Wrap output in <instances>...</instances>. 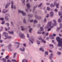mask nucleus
<instances>
[{"label": "nucleus", "instance_id": "774afa93", "mask_svg": "<svg viewBox=\"0 0 62 62\" xmlns=\"http://www.w3.org/2000/svg\"><path fill=\"white\" fill-rule=\"evenodd\" d=\"M46 17H47V18H48L49 17V14H47V16H46Z\"/></svg>", "mask_w": 62, "mask_h": 62}, {"label": "nucleus", "instance_id": "5701e85b", "mask_svg": "<svg viewBox=\"0 0 62 62\" xmlns=\"http://www.w3.org/2000/svg\"><path fill=\"white\" fill-rule=\"evenodd\" d=\"M40 31H43V30H44V29H43V27H41L40 28Z\"/></svg>", "mask_w": 62, "mask_h": 62}, {"label": "nucleus", "instance_id": "7c9ffc66", "mask_svg": "<svg viewBox=\"0 0 62 62\" xmlns=\"http://www.w3.org/2000/svg\"><path fill=\"white\" fill-rule=\"evenodd\" d=\"M16 54H17V53H14V56H13V58H15V57L16 56Z\"/></svg>", "mask_w": 62, "mask_h": 62}, {"label": "nucleus", "instance_id": "dca6fc26", "mask_svg": "<svg viewBox=\"0 0 62 62\" xmlns=\"http://www.w3.org/2000/svg\"><path fill=\"white\" fill-rule=\"evenodd\" d=\"M50 7L51 8H52V7H55V5L53 3H51L50 5Z\"/></svg>", "mask_w": 62, "mask_h": 62}, {"label": "nucleus", "instance_id": "9b49d317", "mask_svg": "<svg viewBox=\"0 0 62 62\" xmlns=\"http://www.w3.org/2000/svg\"><path fill=\"white\" fill-rule=\"evenodd\" d=\"M11 44L9 45L8 46L9 50L10 51H11Z\"/></svg>", "mask_w": 62, "mask_h": 62}, {"label": "nucleus", "instance_id": "37998d69", "mask_svg": "<svg viewBox=\"0 0 62 62\" xmlns=\"http://www.w3.org/2000/svg\"><path fill=\"white\" fill-rule=\"evenodd\" d=\"M25 0H23V1H22V3L24 5H25Z\"/></svg>", "mask_w": 62, "mask_h": 62}, {"label": "nucleus", "instance_id": "69168bd1", "mask_svg": "<svg viewBox=\"0 0 62 62\" xmlns=\"http://www.w3.org/2000/svg\"><path fill=\"white\" fill-rule=\"evenodd\" d=\"M27 37L28 38H29V35L28 34H27Z\"/></svg>", "mask_w": 62, "mask_h": 62}, {"label": "nucleus", "instance_id": "49530a36", "mask_svg": "<svg viewBox=\"0 0 62 62\" xmlns=\"http://www.w3.org/2000/svg\"><path fill=\"white\" fill-rule=\"evenodd\" d=\"M5 24L6 25H7V26H9V24L8 23H6Z\"/></svg>", "mask_w": 62, "mask_h": 62}, {"label": "nucleus", "instance_id": "ea45409f", "mask_svg": "<svg viewBox=\"0 0 62 62\" xmlns=\"http://www.w3.org/2000/svg\"><path fill=\"white\" fill-rule=\"evenodd\" d=\"M28 17H32V15H29V14H28Z\"/></svg>", "mask_w": 62, "mask_h": 62}, {"label": "nucleus", "instance_id": "58836bf2", "mask_svg": "<svg viewBox=\"0 0 62 62\" xmlns=\"http://www.w3.org/2000/svg\"><path fill=\"white\" fill-rule=\"evenodd\" d=\"M32 31V29L31 28L29 30V32L30 33H31V31Z\"/></svg>", "mask_w": 62, "mask_h": 62}, {"label": "nucleus", "instance_id": "412c9836", "mask_svg": "<svg viewBox=\"0 0 62 62\" xmlns=\"http://www.w3.org/2000/svg\"><path fill=\"white\" fill-rule=\"evenodd\" d=\"M22 62H27V60L26 59H23L22 60Z\"/></svg>", "mask_w": 62, "mask_h": 62}, {"label": "nucleus", "instance_id": "5fc2aeb1", "mask_svg": "<svg viewBox=\"0 0 62 62\" xmlns=\"http://www.w3.org/2000/svg\"><path fill=\"white\" fill-rule=\"evenodd\" d=\"M51 30V29L50 28H49L48 29L47 31H50Z\"/></svg>", "mask_w": 62, "mask_h": 62}, {"label": "nucleus", "instance_id": "de8ad7c7", "mask_svg": "<svg viewBox=\"0 0 62 62\" xmlns=\"http://www.w3.org/2000/svg\"><path fill=\"white\" fill-rule=\"evenodd\" d=\"M23 22L24 23H26V20H25V19H24L23 20Z\"/></svg>", "mask_w": 62, "mask_h": 62}, {"label": "nucleus", "instance_id": "338daca9", "mask_svg": "<svg viewBox=\"0 0 62 62\" xmlns=\"http://www.w3.org/2000/svg\"><path fill=\"white\" fill-rule=\"evenodd\" d=\"M49 34V33L47 32V33H46V35L47 36H48V35Z\"/></svg>", "mask_w": 62, "mask_h": 62}, {"label": "nucleus", "instance_id": "6ab92c4d", "mask_svg": "<svg viewBox=\"0 0 62 62\" xmlns=\"http://www.w3.org/2000/svg\"><path fill=\"white\" fill-rule=\"evenodd\" d=\"M37 33L38 34H41L42 33V32H41V31L39 30L37 32Z\"/></svg>", "mask_w": 62, "mask_h": 62}, {"label": "nucleus", "instance_id": "7ed1b4c3", "mask_svg": "<svg viewBox=\"0 0 62 62\" xmlns=\"http://www.w3.org/2000/svg\"><path fill=\"white\" fill-rule=\"evenodd\" d=\"M29 40L31 42V43H33V42L35 41V39L34 37L31 36L30 39H29Z\"/></svg>", "mask_w": 62, "mask_h": 62}, {"label": "nucleus", "instance_id": "39448f33", "mask_svg": "<svg viewBox=\"0 0 62 62\" xmlns=\"http://www.w3.org/2000/svg\"><path fill=\"white\" fill-rule=\"evenodd\" d=\"M19 36L20 38H24V36L23 35V34H19Z\"/></svg>", "mask_w": 62, "mask_h": 62}, {"label": "nucleus", "instance_id": "bb28decb", "mask_svg": "<svg viewBox=\"0 0 62 62\" xmlns=\"http://www.w3.org/2000/svg\"><path fill=\"white\" fill-rule=\"evenodd\" d=\"M61 13V12L60 11H59V12L58 15H59V16H61V15H62Z\"/></svg>", "mask_w": 62, "mask_h": 62}, {"label": "nucleus", "instance_id": "6e6552de", "mask_svg": "<svg viewBox=\"0 0 62 62\" xmlns=\"http://www.w3.org/2000/svg\"><path fill=\"white\" fill-rule=\"evenodd\" d=\"M8 10H6V9H3L2 10V12L3 14L6 13L8 12Z\"/></svg>", "mask_w": 62, "mask_h": 62}, {"label": "nucleus", "instance_id": "c9c22d12", "mask_svg": "<svg viewBox=\"0 0 62 62\" xmlns=\"http://www.w3.org/2000/svg\"><path fill=\"white\" fill-rule=\"evenodd\" d=\"M0 29H1V30H3L4 29V27H3V26H1L0 27Z\"/></svg>", "mask_w": 62, "mask_h": 62}, {"label": "nucleus", "instance_id": "e433bc0d", "mask_svg": "<svg viewBox=\"0 0 62 62\" xmlns=\"http://www.w3.org/2000/svg\"><path fill=\"white\" fill-rule=\"evenodd\" d=\"M57 54H58L59 55H60L61 54V52H58L57 53Z\"/></svg>", "mask_w": 62, "mask_h": 62}, {"label": "nucleus", "instance_id": "a18cd8bd", "mask_svg": "<svg viewBox=\"0 0 62 62\" xmlns=\"http://www.w3.org/2000/svg\"><path fill=\"white\" fill-rule=\"evenodd\" d=\"M42 5V3H41L40 5H38V7L39 8V7H40V6H41V5Z\"/></svg>", "mask_w": 62, "mask_h": 62}, {"label": "nucleus", "instance_id": "423d86ee", "mask_svg": "<svg viewBox=\"0 0 62 62\" xmlns=\"http://www.w3.org/2000/svg\"><path fill=\"white\" fill-rule=\"evenodd\" d=\"M23 49L21 48H20L19 49V50L20 51H21V52H24L25 50V48H24V47H23Z\"/></svg>", "mask_w": 62, "mask_h": 62}, {"label": "nucleus", "instance_id": "72a5a7b5", "mask_svg": "<svg viewBox=\"0 0 62 62\" xmlns=\"http://www.w3.org/2000/svg\"><path fill=\"white\" fill-rule=\"evenodd\" d=\"M58 6H59V4H58L56 5V7L57 8H58L59 7H58Z\"/></svg>", "mask_w": 62, "mask_h": 62}, {"label": "nucleus", "instance_id": "052dcab7", "mask_svg": "<svg viewBox=\"0 0 62 62\" xmlns=\"http://www.w3.org/2000/svg\"><path fill=\"white\" fill-rule=\"evenodd\" d=\"M46 40H48L49 39V37H47L46 38Z\"/></svg>", "mask_w": 62, "mask_h": 62}, {"label": "nucleus", "instance_id": "ddd939ff", "mask_svg": "<svg viewBox=\"0 0 62 62\" xmlns=\"http://www.w3.org/2000/svg\"><path fill=\"white\" fill-rule=\"evenodd\" d=\"M3 34L5 35L6 37H7L8 36V33L6 32H4L3 33Z\"/></svg>", "mask_w": 62, "mask_h": 62}, {"label": "nucleus", "instance_id": "0e129e2a", "mask_svg": "<svg viewBox=\"0 0 62 62\" xmlns=\"http://www.w3.org/2000/svg\"><path fill=\"white\" fill-rule=\"evenodd\" d=\"M46 4L47 6H48V5H50V3H46Z\"/></svg>", "mask_w": 62, "mask_h": 62}, {"label": "nucleus", "instance_id": "393cba45", "mask_svg": "<svg viewBox=\"0 0 62 62\" xmlns=\"http://www.w3.org/2000/svg\"><path fill=\"white\" fill-rule=\"evenodd\" d=\"M23 12V11H21V10H18V13H22V12Z\"/></svg>", "mask_w": 62, "mask_h": 62}, {"label": "nucleus", "instance_id": "c03bdc74", "mask_svg": "<svg viewBox=\"0 0 62 62\" xmlns=\"http://www.w3.org/2000/svg\"><path fill=\"white\" fill-rule=\"evenodd\" d=\"M38 27H39L40 26H41V24H39L37 25Z\"/></svg>", "mask_w": 62, "mask_h": 62}, {"label": "nucleus", "instance_id": "f704fd0d", "mask_svg": "<svg viewBox=\"0 0 62 62\" xmlns=\"http://www.w3.org/2000/svg\"><path fill=\"white\" fill-rule=\"evenodd\" d=\"M42 38L41 37H39V38H38V39H39V40H42Z\"/></svg>", "mask_w": 62, "mask_h": 62}, {"label": "nucleus", "instance_id": "f03ea898", "mask_svg": "<svg viewBox=\"0 0 62 62\" xmlns=\"http://www.w3.org/2000/svg\"><path fill=\"white\" fill-rule=\"evenodd\" d=\"M52 22L51 21H50L47 24V25L45 27V29H46V28H48V27H50L51 29L53 28L54 27V25H53V26H51V25H52Z\"/></svg>", "mask_w": 62, "mask_h": 62}, {"label": "nucleus", "instance_id": "6e6d98bb", "mask_svg": "<svg viewBox=\"0 0 62 62\" xmlns=\"http://www.w3.org/2000/svg\"><path fill=\"white\" fill-rule=\"evenodd\" d=\"M8 4H6L5 6V8H8Z\"/></svg>", "mask_w": 62, "mask_h": 62}, {"label": "nucleus", "instance_id": "aec40b11", "mask_svg": "<svg viewBox=\"0 0 62 62\" xmlns=\"http://www.w3.org/2000/svg\"><path fill=\"white\" fill-rule=\"evenodd\" d=\"M22 14L23 16H25L26 15V13L25 12H23H23L22 13Z\"/></svg>", "mask_w": 62, "mask_h": 62}, {"label": "nucleus", "instance_id": "8fccbe9b", "mask_svg": "<svg viewBox=\"0 0 62 62\" xmlns=\"http://www.w3.org/2000/svg\"><path fill=\"white\" fill-rule=\"evenodd\" d=\"M46 22V18H45L44 20V23H45Z\"/></svg>", "mask_w": 62, "mask_h": 62}, {"label": "nucleus", "instance_id": "473e14b6", "mask_svg": "<svg viewBox=\"0 0 62 62\" xmlns=\"http://www.w3.org/2000/svg\"><path fill=\"white\" fill-rule=\"evenodd\" d=\"M37 22H38V21L36 20H35L34 21V23H37Z\"/></svg>", "mask_w": 62, "mask_h": 62}, {"label": "nucleus", "instance_id": "c85d7f7f", "mask_svg": "<svg viewBox=\"0 0 62 62\" xmlns=\"http://www.w3.org/2000/svg\"><path fill=\"white\" fill-rule=\"evenodd\" d=\"M41 41H42V42H43L44 43H46V41L43 40V39H42Z\"/></svg>", "mask_w": 62, "mask_h": 62}, {"label": "nucleus", "instance_id": "2f4dec72", "mask_svg": "<svg viewBox=\"0 0 62 62\" xmlns=\"http://www.w3.org/2000/svg\"><path fill=\"white\" fill-rule=\"evenodd\" d=\"M36 7H37V6L36 7H34L33 8V13H34V11H35V9L36 8Z\"/></svg>", "mask_w": 62, "mask_h": 62}, {"label": "nucleus", "instance_id": "c756f323", "mask_svg": "<svg viewBox=\"0 0 62 62\" xmlns=\"http://www.w3.org/2000/svg\"><path fill=\"white\" fill-rule=\"evenodd\" d=\"M37 44H40V41L38 40H37Z\"/></svg>", "mask_w": 62, "mask_h": 62}, {"label": "nucleus", "instance_id": "a19ab883", "mask_svg": "<svg viewBox=\"0 0 62 62\" xmlns=\"http://www.w3.org/2000/svg\"><path fill=\"white\" fill-rule=\"evenodd\" d=\"M47 10H49L50 9V8L49 7H47Z\"/></svg>", "mask_w": 62, "mask_h": 62}, {"label": "nucleus", "instance_id": "a211bd4d", "mask_svg": "<svg viewBox=\"0 0 62 62\" xmlns=\"http://www.w3.org/2000/svg\"><path fill=\"white\" fill-rule=\"evenodd\" d=\"M39 51H41L42 52H43L44 51V49H43V48H39Z\"/></svg>", "mask_w": 62, "mask_h": 62}, {"label": "nucleus", "instance_id": "e2e57ef3", "mask_svg": "<svg viewBox=\"0 0 62 62\" xmlns=\"http://www.w3.org/2000/svg\"><path fill=\"white\" fill-rule=\"evenodd\" d=\"M4 23H5V21H3L1 23V24H4Z\"/></svg>", "mask_w": 62, "mask_h": 62}, {"label": "nucleus", "instance_id": "4c0bfd02", "mask_svg": "<svg viewBox=\"0 0 62 62\" xmlns=\"http://www.w3.org/2000/svg\"><path fill=\"white\" fill-rule=\"evenodd\" d=\"M45 54L47 55H48V51H46L45 52Z\"/></svg>", "mask_w": 62, "mask_h": 62}, {"label": "nucleus", "instance_id": "13d9d810", "mask_svg": "<svg viewBox=\"0 0 62 62\" xmlns=\"http://www.w3.org/2000/svg\"><path fill=\"white\" fill-rule=\"evenodd\" d=\"M11 37L10 36H8L7 37V39H11Z\"/></svg>", "mask_w": 62, "mask_h": 62}, {"label": "nucleus", "instance_id": "9d476101", "mask_svg": "<svg viewBox=\"0 0 62 62\" xmlns=\"http://www.w3.org/2000/svg\"><path fill=\"white\" fill-rule=\"evenodd\" d=\"M35 17L36 19H41V17L37 15Z\"/></svg>", "mask_w": 62, "mask_h": 62}, {"label": "nucleus", "instance_id": "20e7f679", "mask_svg": "<svg viewBox=\"0 0 62 62\" xmlns=\"http://www.w3.org/2000/svg\"><path fill=\"white\" fill-rule=\"evenodd\" d=\"M5 16L4 18L6 20H8V16H9V14H5Z\"/></svg>", "mask_w": 62, "mask_h": 62}, {"label": "nucleus", "instance_id": "4468645a", "mask_svg": "<svg viewBox=\"0 0 62 62\" xmlns=\"http://www.w3.org/2000/svg\"><path fill=\"white\" fill-rule=\"evenodd\" d=\"M53 54L51 53L50 54V56L49 57V58L50 59H52V58H53Z\"/></svg>", "mask_w": 62, "mask_h": 62}, {"label": "nucleus", "instance_id": "f3484780", "mask_svg": "<svg viewBox=\"0 0 62 62\" xmlns=\"http://www.w3.org/2000/svg\"><path fill=\"white\" fill-rule=\"evenodd\" d=\"M21 30L22 31H23L25 30V28H24V27L23 26H21Z\"/></svg>", "mask_w": 62, "mask_h": 62}, {"label": "nucleus", "instance_id": "f257e3e1", "mask_svg": "<svg viewBox=\"0 0 62 62\" xmlns=\"http://www.w3.org/2000/svg\"><path fill=\"white\" fill-rule=\"evenodd\" d=\"M57 41L58 42V46L59 47L61 46V48H59V50L61 51L62 49V39H60V37H58L56 38Z\"/></svg>", "mask_w": 62, "mask_h": 62}, {"label": "nucleus", "instance_id": "4d7b16f0", "mask_svg": "<svg viewBox=\"0 0 62 62\" xmlns=\"http://www.w3.org/2000/svg\"><path fill=\"white\" fill-rule=\"evenodd\" d=\"M12 62H15V61H16V60L12 59Z\"/></svg>", "mask_w": 62, "mask_h": 62}, {"label": "nucleus", "instance_id": "a878e982", "mask_svg": "<svg viewBox=\"0 0 62 62\" xmlns=\"http://www.w3.org/2000/svg\"><path fill=\"white\" fill-rule=\"evenodd\" d=\"M2 59L3 60V62H7V60L5 58H2Z\"/></svg>", "mask_w": 62, "mask_h": 62}, {"label": "nucleus", "instance_id": "680f3d73", "mask_svg": "<svg viewBox=\"0 0 62 62\" xmlns=\"http://www.w3.org/2000/svg\"><path fill=\"white\" fill-rule=\"evenodd\" d=\"M16 6L14 5V8L15 9H16Z\"/></svg>", "mask_w": 62, "mask_h": 62}, {"label": "nucleus", "instance_id": "3c124183", "mask_svg": "<svg viewBox=\"0 0 62 62\" xmlns=\"http://www.w3.org/2000/svg\"><path fill=\"white\" fill-rule=\"evenodd\" d=\"M54 10L55 12H57V11H58V10L57 9H56V8H55L54 9Z\"/></svg>", "mask_w": 62, "mask_h": 62}, {"label": "nucleus", "instance_id": "603ef678", "mask_svg": "<svg viewBox=\"0 0 62 62\" xmlns=\"http://www.w3.org/2000/svg\"><path fill=\"white\" fill-rule=\"evenodd\" d=\"M0 20L1 21H3L4 20V19L3 18H0Z\"/></svg>", "mask_w": 62, "mask_h": 62}, {"label": "nucleus", "instance_id": "cd10ccee", "mask_svg": "<svg viewBox=\"0 0 62 62\" xmlns=\"http://www.w3.org/2000/svg\"><path fill=\"white\" fill-rule=\"evenodd\" d=\"M5 58L7 59H8L9 58V57L8 55Z\"/></svg>", "mask_w": 62, "mask_h": 62}, {"label": "nucleus", "instance_id": "2eb2a0df", "mask_svg": "<svg viewBox=\"0 0 62 62\" xmlns=\"http://www.w3.org/2000/svg\"><path fill=\"white\" fill-rule=\"evenodd\" d=\"M11 8H13V1H12L11 2Z\"/></svg>", "mask_w": 62, "mask_h": 62}, {"label": "nucleus", "instance_id": "79ce46f5", "mask_svg": "<svg viewBox=\"0 0 62 62\" xmlns=\"http://www.w3.org/2000/svg\"><path fill=\"white\" fill-rule=\"evenodd\" d=\"M53 35H49V38H50L51 39H52V38L53 37Z\"/></svg>", "mask_w": 62, "mask_h": 62}, {"label": "nucleus", "instance_id": "4be33fe9", "mask_svg": "<svg viewBox=\"0 0 62 62\" xmlns=\"http://www.w3.org/2000/svg\"><path fill=\"white\" fill-rule=\"evenodd\" d=\"M58 22L59 23H61L62 22V20H61V19L60 18H59L58 20Z\"/></svg>", "mask_w": 62, "mask_h": 62}, {"label": "nucleus", "instance_id": "b1692460", "mask_svg": "<svg viewBox=\"0 0 62 62\" xmlns=\"http://www.w3.org/2000/svg\"><path fill=\"white\" fill-rule=\"evenodd\" d=\"M8 33H9V34H13V31H8Z\"/></svg>", "mask_w": 62, "mask_h": 62}, {"label": "nucleus", "instance_id": "0eeeda50", "mask_svg": "<svg viewBox=\"0 0 62 62\" xmlns=\"http://www.w3.org/2000/svg\"><path fill=\"white\" fill-rule=\"evenodd\" d=\"M53 21L54 23L53 24L52 23V25H54V26H55V25H56V21L55 20H53Z\"/></svg>", "mask_w": 62, "mask_h": 62}, {"label": "nucleus", "instance_id": "864d4df0", "mask_svg": "<svg viewBox=\"0 0 62 62\" xmlns=\"http://www.w3.org/2000/svg\"><path fill=\"white\" fill-rule=\"evenodd\" d=\"M17 44H19V45H18V46H17V48H18V47H19V45H20V43H19V42H18L17 43Z\"/></svg>", "mask_w": 62, "mask_h": 62}, {"label": "nucleus", "instance_id": "bf43d9fd", "mask_svg": "<svg viewBox=\"0 0 62 62\" xmlns=\"http://www.w3.org/2000/svg\"><path fill=\"white\" fill-rule=\"evenodd\" d=\"M7 62H11V61L10 60L8 59L7 61Z\"/></svg>", "mask_w": 62, "mask_h": 62}, {"label": "nucleus", "instance_id": "09e8293b", "mask_svg": "<svg viewBox=\"0 0 62 62\" xmlns=\"http://www.w3.org/2000/svg\"><path fill=\"white\" fill-rule=\"evenodd\" d=\"M62 27L61 26H60L59 28H57L58 30H60V29H61V28H62Z\"/></svg>", "mask_w": 62, "mask_h": 62}, {"label": "nucleus", "instance_id": "1a4fd4ad", "mask_svg": "<svg viewBox=\"0 0 62 62\" xmlns=\"http://www.w3.org/2000/svg\"><path fill=\"white\" fill-rule=\"evenodd\" d=\"M26 5L27 6L28 9H29L30 8V4H29V3H28Z\"/></svg>", "mask_w": 62, "mask_h": 62}, {"label": "nucleus", "instance_id": "f8f14e48", "mask_svg": "<svg viewBox=\"0 0 62 62\" xmlns=\"http://www.w3.org/2000/svg\"><path fill=\"white\" fill-rule=\"evenodd\" d=\"M50 15L51 17H53L54 15V12H51L50 13Z\"/></svg>", "mask_w": 62, "mask_h": 62}]
</instances>
